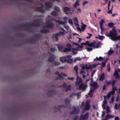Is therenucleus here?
Masks as SVG:
<instances>
[{
  "instance_id": "39",
  "label": "nucleus",
  "mask_w": 120,
  "mask_h": 120,
  "mask_svg": "<svg viewBox=\"0 0 120 120\" xmlns=\"http://www.w3.org/2000/svg\"><path fill=\"white\" fill-rule=\"evenodd\" d=\"M87 51L88 52H90L92 50V48L87 47L86 48Z\"/></svg>"
},
{
  "instance_id": "1",
  "label": "nucleus",
  "mask_w": 120,
  "mask_h": 120,
  "mask_svg": "<svg viewBox=\"0 0 120 120\" xmlns=\"http://www.w3.org/2000/svg\"><path fill=\"white\" fill-rule=\"evenodd\" d=\"M68 18L67 17H65L63 18L64 21H62L60 20H57L54 19H51V17L50 16H48L46 19L47 23L44 24L43 27L45 28H51L53 27V25L52 23L51 22L55 21L56 23H58L59 24H66L67 22V20Z\"/></svg>"
},
{
  "instance_id": "26",
  "label": "nucleus",
  "mask_w": 120,
  "mask_h": 120,
  "mask_svg": "<svg viewBox=\"0 0 120 120\" xmlns=\"http://www.w3.org/2000/svg\"><path fill=\"white\" fill-rule=\"evenodd\" d=\"M105 21L103 19H102L100 22V27H102L103 26V23L105 22Z\"/></svg>"
},
{
  "instance_id": "40",
  "label": "nucleus",
  "mask_w": 120,
  "mask_h": 120,
  "mask_svg": "<svg viewBox=\"0 0 120 120\" xmlns=\"http://www.w3.org/2000/svg\"><path fill=\"white\" fill-rule=\"evenodd\" d=\"M110 118H111V116L109 115H108L106 116L105 119L107 120L108 119Z\"/></svg>"
},
{
  "instance_id": "18",
  "label": "nucleus",
  "mask_w": 120,
  "mask_h": 120,
  "mask_svg": "<svg viewBox=\"0 0 120 120\" xmlns=\"http://www.w3.org/2000/svg\"><path fill=\"white\" fill-rule=\"evenodd\" d=\"M55 56L52 54H50V56L49 58V60L50 62L53 61L55 58Z\"/></svg>"
},
{
  "instance_id": "6",
  "label": "nucleus",
  "mask_w": 120,
  "mask_h": 120,
  "mask_svg": "<svg viewBox=\"0 0 120 120\" xmlns=\"http://www.w3.org/2000/svg\"><path fill=\"white\" fill-rule=\"evenodd\" d=\"M78 50L76 49H71L65 48L64 49V51L65 52L70 51L72 52L74 54H75L77 53Z\"/></svg>"
},
{
  "instance_id": "60",
  "label": "nucleus",
  "mask_w": 120,
  "mask_h": 120,
  "mask_svg": "<svg viewBox=\"0 0 120 120\" xmlns=\"http://www.w3.org/2000/svg\"><path fill=\"white\" fill-rule=\"evenodd\" d=\"M105 85H104L103 87V89H102V90H105V89H106V88H105Z\"/></svg>"
},
{
  "instance_id": "50",
  "label": "nucleus",
  "mask_w": 120,
  "mask_h": 120,
  "mask_svg": "<svg viewBox=\"0 0 120 120\" xmlns=\"http://www.w3.org/2000/svg\"><path fill=\"white\" fill-rule=\"evenodd\" d=\"M77 29L78 30H79V31H80V32L82 31V29H81L79 27H77Z\"/></svg>"
},
{
  "instance_id": "44",
  "label": "nucleus",
  "mask_w": 120,
  "mask_h": 120,
  "mask_svg": "<svg viewBox=\"0 0 120 120\" xmlns=\"http://www.w3.org/2000/svg\"><path fill=\"white\" fill-rule=\"evenodd\" d=\"M77 9H76V10L77 11H76L78 13H80L81 12V10L80 8H77Z\"/></svg>"
},
{
  "instance_id": "54",
  "label": "nucleus",
  "mask_w": 120,
  "mask_h": 120,
  "mask_svg": "<svg viewBox=\"0 0 120 120\" xmlns=\"http://www.w3.org/2000/svg\"><path fill=\"white\" fill-rule=\"evenodd\" d=\"M84 105V103L83 102H82L81 103V105H80V107L81 108L83 107Z\"/></svg>"
},
{
  "instance_id": "19",
  "label": "nucleus",
  "mask_w": 120,
  "mask_h": 120,
  "mask_svg": "<svg viewBox=\"0 0 120 120\" xmlns=\"http://www.w3.org/2000/svg\"><path fill=\"white\" fill-rule=\"evenodd\" d=\"M104 99L103 101V103L102 104V106L103 109L105 108V107L106 106H108L107 105V101L105 100L106 97L105 96L104 97Z\"/></svg>"
},
{
  "instance_id": "25",
  "label": "nucleus",
  "mask_w": 120,
  "mask_h": 120,
  "mask_svg": "<svg viewBox=\"0 0 120 120\" xmlns=\"http://www.w3.org/2000/svg\"><path fill=\"white\" fill-rule=\"evenodd\" d=\"M57 45L59 51L62 50L64 47V46L62 45Z\"/></svg>"
},
{
  "instance_id": "46",
  "label": "nucleus",
  "mask_w": 120,
  "mask_h": 120,
  "mask_svg": "<svg viewBox=\"0 0 120 120\" xmlns=\"http://www.w3.org/2000/svg\"><path fill=\"white\" fill-rule=\"evenodd\" d=\"M51 14L54 16H56V15L57 14L56 12L55 11H53L51 13Z\"/></svg>"
},
{
  "instance_id": "33",
  "label": "nucleus",
  "mask_w": 120,
  "mask_h": 120,
  "mask_svg": "<svg viewBox=\"0 0 120 120\" xmlns=\"http://www.w3.org/2000/svg\"><path fill=\"white\" fill-rule=\"evenodd\" d=\"M86 25L85 24H83L82 26H81V29L82 30V31H83L86 28Z\"/></svg>"
},
{
  "instance_id": "5",
  "label": "nucleus",
  "mask_w": 120,
  "mask_h": 120,
  "mask_svg": "<svg viewBox=\"0 0 120 120\" xmlns=\"http://www.w3.org/2000/svg\"><path fill=\"white\" fill-rule=\"evenodd\" d=\"M100 64H94L92 65H83L82 67V68L83 69H91L93 68H94Z\"/></svg>"
},
{
  "instance_id": "7",
  "label": "nucleus",
  "mask_w": 120,
  "mask_h": 120,
  "mask_svg": "<svg viewBox=\"0 0 120 120\" xmlns=\"http://www.w3.org/2000/svg\"><path fill=\"white\" fill-rule=\"evenodd\" d=\"M101 44V42H94L90 43L88 45L90 47H93L94 48H98L99 47Z\"/></svg>"
},
{
  "instance_id": "17",
  "label": "nucleus",
  "mask_w": 120,
  "mask_h": 120,
  "mask_svg": "<svg viewBox=\"0 0 120 120\" xmlns=\"http://www.w3.org/2000/svg\"><path fill=\"white\" fill-rule=\"evenodd\" d=\"M72 110L73 111H71V113L72 114H74L75 113H77L78 112L79 110L77 109L75 107H73L72 109Z\"/></svg>"
},
{
  "instance_id": "8",
  "label": "nucleus",
  "mask_w": 120,
  "mask_h": 120,
  "mask_svg": "<svg viewBox=\"0 0 120 120\" xmlns=\"http://www.w3.org/2000/svg\"><path fill=\"white\" fill-rule=\"evenodd\" d=\"M74 44L77 46L76 47L77 48H79L81 49L83 47V45H87L88 46L90 47V46L88 45H89L90 44L89 43V41H87L85 43H81V45H80L76 43H74Z\"/></svg>"
},
{
  "instance_id": "49",
  "label": "nucleus",
  "mask_w": 120,
  "mask_h": 120,
  "mask_svg": "<svg viewBox=\"0 0 120 120\" xmlns=\"http://www.w3.org/2000/svg\"><path fill=\"white\" fill-rule=\"evenodd\" d=\"M98 60H104V58L101 57H100L99 58Z\"/></svg>"
},
{
  "instance_id": "36",
  "label": "nucleus",
  "mask_w": 120,
  "mask_h": 120,
  "mask_svg": "<svg viewBox=\"0 0 120 120\" xmlns=\"http://www.w3.org/2000/svg\"><path fill=\"white\" fill-rule=\"evenodd\" d=\"M60 63L59 61H55V62L53 64L55 66H58L60 65Z\"/></svg>"
},
{
  "instance_id": "31",
  "label": "nucleus",
  "mask_w": 120,
  "mask_h": 120,
  "mask_svg": "<svg viewBox=\"0 0 120 120\" xmlns=\"http://www.w3.org/2000/svg\"><path fill=\"white\" fill-rule=\"evenodd\" d=\"M100 29L101 30V33L102 34H103V32L104 31H105V30H106V29L103 26H102V27H100Z\"/></svg>"
},
{
  "instance_id": "47",
  "label": "nucleus",
  "mask_w": 120,
  "mask_h": 120,
  "mask_svg": "<svg viewBox=\"0 0 120 120\" xmlns=\"http://www.w3.org/2000/svg\"><path fill=\"white\" fill-rule=\"evenodd\" d=\"M104 37L103 36H99L98 38L100 40H102L103 39Z\"/></svg>"
},
{
  "instance_id": "4",
  "label": "nucleus",
  "mask_w": 120,
  "mask_h": 120,
  "mask_svg": "<svg viewBox=\"0 0 120 120\" xmlns=\"http://www.w3.org/2000/svg\"><path fill=\"white\" fill-rule=\"evenodd\" d=\"M90 85L91 86V88L88 93V95L91 97L94 93V90L98 88V86L97 83L93 81L92 82Z\"/></svg>"
},
{
  "instance_id": "32",
  "label": "nucleus",
  "mask_w": 120,
  "mask_h": 120,
  "mask_svg": "<svg viewBox=\"0 0 120 120\" xmlns=\"http://www.w3.org/2000/svg\"><path fill=\"white\" fill-rule=\"evenodd\" d=\"M114 76H115V78H117L118 77V72L116 70H115L114 74Z\"/></svg>"
},
{
  "instance_id": "52",
  "label": "nucleus",
  "mask_w": 120,
  "mask_h": 120,
  "mask_svg": "<svg viewBox=\"0 0 120 120\" xmlns=\"http://www.w3.org/2000/svg\"><path fill=\"white\" fill-rule=\"evenodd\" d=\"M52 51L54 52L56 51V49L55 48H52L50 49Z\"/></svg>"
},
{
  "instance_id": "55",
  "label": "nucleus",
  "mask_w": 120,
  "mask_h": 120,
  "mask_svg": "<svg viewBox=\"0 0 120 120\" xmlns=\"http://www.w3.org/2000/svg\"><path fill=\"white\" fill-rule=\"evenodd\" d=\"M114 101V97H112L111 99V101L110 102V103H111V102H113Z\"/></svg>"
},
{
  "instance_id": "51",
  "label": "nucleus",
  "mask_w": 120,
  "mask_h": 120,
  "mask_svg": "<svg viewBox=\"0 0 120 120\" xmlns=\"http://www.w3.org/2000/svg\"><path fill=\"white\" fill-rule=\"evenodd\" d=\"M108 71H109L110 70V67L109 64L107 66Z\"/></svg>"
},
{
  "instance_id": "62",
  "label": "nucleus",
  "mask_w": 120,
  "mask_h": 120,
  "mask_svg": "<svg viewBox=\"0 0 120 120\" xmlns=\"http://www.w3.org/2000/svg\"><path fill=\"white\" fill-rule=\"evenodd\" d=\"M64 68V67H59V68L60 69H63Z\"/></svg>"
},
{
  "instance_id": "14",
  "label": "nucleus",
  "mask_w": 120,
  "mask_h": 120,
  "mask_svg": "<svg viewBox=\"0 0 120 120\" xmlns=\"http://www.w3.org/2000/svg\"><path fill=\"white\" fill-rule=\"evenodd\" d=\"M63 86L65 88V90L66 91H68L70 90L71 86L70 85H67L65 83H64Z\"/></svg>"
},
{
  "instance_id": "9",
  "label": "nucleus",
  "mask_w": 120,
  "mask_h": 120,
  "mask_svg": "<svg viewBox=\"0 0 120 120\" xmlns=\"http://www.w3.org/2000/svg\"><path fill=\"white\" fill-rule=\"evenodd\" d=\"M116 88L114 87L112 89V91L111 92H110L108 93V95L106 96V98L107 99H108L111 95H113L115 93V91L116 90Z\"/></svg>"
},
{
  "instance_id": "43",
  "label": "nucleus",
  "mask_w": 120,
  "mask_h": 120,
  "mask_svg": "<svg viewBox=\"0 0 120 120\" xmlns=\"http://www.w3.org/2000/svg\"><path fill=\"white\" fill-rule=\"evenodd\" d=\"M113 52V51L112 50H110L108 52V55L109 56L112 54Z\"/></svg>"
},
{
  "instance_id": "37",
  "label": "nucleus",
  "mask_w": 120,
  "mask_h": 120,
  "mask_svg": "<svg viewBox=\"0 0 120 120\" xmlns=\"http://www.w3.org/2000/svg\"><path fill=\"white\" fill-rule=\"evenodd\" d=\"M38 8V11L41 12H44V11L43 10V8Z\"/></svg>"
},
{
  "instance_id": "3",
  "label": "nucleus",
  "mask_w": 120,
  "mask_h": 120,
  "mask_svg": "<svg viewBox=\"0 0 120 120\" xmlns=\"http://www.w3.org/2000/svg\"><path fill=\"white\" fill-rule=\"evenodd\" d=\"M107 36L109 37L110 39L113 41H116L119 40L120 41V35L117 36L116 31L114 28H113L112 31H110V34H106Z\"/></svg>"
},
{
  "instance_id": "59",
  "label": "nucleus",
  "mask_w": 120,
  "mask_h": 120,
  "mask_svg": "<svg viewBox=\"0 0 120 120\" xmlns=\"http://www.w3.org/2000/svg\"><path fill=\"white\" fill-rule=\"evenodd\" d=\"M116 82V81L115 80H113L112 82V86L113 87V86L115 84Z\"/></svg>"
},
{
  "instance_id": "30",
  "label": "nucleus",
  "mask_w": 120,
  "mask_h": 120,
  "mask_svg": "<svg viewBox=\"0 0 120 120\" xmlns=\"http://www.w3.org/2000/svg\"><path fill=\"white\" fill-rule=\"evenodd\" d=\"M79 0H77L75 3L74 5V8H76V7L79 5Z\"/></svg>"
},
{
  "instance_id": "24",
  "label": "nucleus",
  "mask_w": 120,
  "mask_h": 120,
  "mask_svg": "<svg viewBox=\"0 0 120 120\" xmlns=\"http://www.w3.org/2000/svg\"><path fill=\"white\" fill-rule=\"evenodd\" d=\"M60 61L62 62H66L65 56L62 57L60 58Z\"/></svg>"
},
{
  "instance_id": "11",
  "label": "nucleus",
  "mask_w": 120,
  "mask_h": 120,
  "mask_svg": "<svg viewBox=\"0 0 120 120\" xmlns=\"http://www.w3.org/2000/svg\"><path fill=\"white\" fill-rule=\"evenodd\" d=\"M88 116V113H87L85 115H81L79 120H87Z\"/></svg>"
},
{
  "instance_id": "12",
  "label": "nucleus",
  "mask_w": 120,
  "mask_h": 120,
  "mask_svg": "<svg viewBox=\"0 0 120 120\" xmlns=\"http://www.w3.org/2000/svg\"><path fill=\"white\" fill-rule=\"evenodd\" d=\"M60 36L59 34H54L52 36V38L54 41H58V37Z\"/></svg>"
},
{
  "instance_id": "22",
  "label": "nucleus",
  "mask_w": 120,
  "mask_h": 120,
  "mask_svg": "<svg viewBox=\"0 0 120 120\" xmlns=\"http://www.w3.org/2000/svg\"><path fill=\"white\" fill-rule=\"evenodd\" d=\"M64 28L67 30L69 32H71V30L69 26L67 25H65L64 26Z\"/></svg>"
},
{
  "instance_id": "28",
  "label": "nucleus",
  "mask_w": 120,
  "mask_h": 120,
  "mask_svg": "<svg viewBox=\"0 0 120 120\" xmlns=\"http://www.w3.org/2000/svg\"><path fill=\"white\" fill-rule=\"evenodd\" d=\"M105 78L104 77V74H102L100 76L99 79L100 81H102Z\"/></svg>"
},
{
  "instance_id": "21",
  "label": "nucleus",
  "mask_w": 120,
  "mask_h": 120,
  "mask_svg": "<svg viewBox=\"0 0 120 120\" xmlns=\"http://www.w3.org/2000/svg\"><path fill=\"white\" fill-rule=\"evenodd\" d=\"M61 30H62L63 31L60 32L59 33L57 34H60V36H61V35H64L65 34L67 33V32L63 28H61Z\"/></svg>"
},
{
  "instance_id": "41",
  "label": "nucleus",
  "mask_w": 120,
  "mask_h": 120,
  "mask_svg": "<svg viewBox=\"0 0 120 120\" xmlns=\"http://www.w3.org/2000/svg\"><path fill=\"white\" fill-rule=\"evenodd\" d=\"M66 46L68 48L71 49V45L69 43H68L66 45Z\"/></svg>"
},
{
  "instance_id": "2",
  "label": "nucleus",
  "mask_w": 120,
  "mask_h": 120,
  "mask_svg": "<svg viewBox=\"0 0 120 120\" xmlns=\"http://www.w3.org/2000/svg\"><path fill=\"white\" fill-rule=\"evenodd\" d=\"M74 69L76 72L77 75V81L76 83V85L77 86H78V89L79 90H82L83 91H84L86 89L87 86L86 85L82 83V79L79 77L78 75V67L75 66L74 67Z\"/></svg>"
},
{
  "instance_id": "63",
  "label": "nucleus",
  "mask_w": 120,
  "mask_h": 120,
  "mask_svg": "<svg viewBox=\"0 0 120 120\" xmlns=\"http://www.w3.org/2000/svg\"><path fill=\"white\" fill-rule=\"evenodd\" d=\"M55 10H56L57 11H60V10L59 9V8H55Z\"/></svg>"
},
{
  "instance_id": "13",
  "label": "nucleus",
  "mask_w": 120,
  "mask_h": 120,
  "mask_svg": "<svg viewBox=\"0 0 120 120\" xmlns=\"http://www.w3.org/2000/svg\"><path fill=\"white\" fill-rule=\"evenodd\" d=\"M90 101L88 100L86 101V104L85 106V109L86 110H89L90 108V106L89 103Z\"/></svg>"
},
{
  "instance_id": "64",
  "label": "nucleus",
  "mask_w": 120,
  "mask_h": 120,
  "mask_svg": "<svg viewBox=\"0 0 120 120\" xmlns=\"http://www.w3.org/2000/svg\"><path fill=\"white\" fill-rule=\"evenodd\" d=\"M41 32L43 33H46L47 32V31L45 30H43L41 31Z\"/></svg>"
},
{
  "instance_id": "42",
  "label": "nucleus",
  "mask_w": 120,
  "mask_h": 120,
  "mask_svg": "<svg viewBox=\"0 0 120 120\" xmlns=\"http://www.w3.org/2000/svg\"><path fill=\"white\" fill-rule=\"evenodd\" d=\"M114 24L112 22L109 23L108 24V26L109 27H112L113 25Z\"/></svg>"
},
{
  "instance_id": "16",
  "label": "nucleus",
  "mask_w": 120,
  "mask_h": 120,
  "mask_svg": "<svg viewBox=\"0 0 120 120\" xmlns=\"http://www.w3.org/2000/svg\"><path fill=\"white\" fill-rule=\"evenodd\" d=\"M64 11L66 14L72 13V11L70 10L69 8H64L63 9Z\"/></svg>"
},
{
  "instance_id": "34",
  "label": "nucleus",
  "mask_w": 120,
  "mask_h": 120,
  "mask_svg": "<svg viewBox=\"0 0 120 120\" xmlns=\"http://www.w3.org/2000/svg\"><path fill=\"white\" fill-rule=\"evenodd\" d=\"M70 102V100L68 99H65V104L66 105L68 104Z\"/></svg>"
},
{
  "instance_id": "53",
  "label": "nucleus",
  "mask_w": 120,
  "mask_h": 120,
  "mask_svg": "<svg viewBox=\"0 0 120 120\" xmlns=\"http://www.w3.org/2000/svg\"><path fill=\"white\" fill-rule=\"evenodd\" d=\"M78 118V116H75L73 119V120H77Z\"/></svg>"
},
{
  "instance_id": "27",
  "label": "nucleus",
  "mask_w": 120,
  "mask_h": 120,
  "mask_svg": "<svg viewBox=\"0 0 120 120\" xmlns=\"http://www.w3.org/2000/svg\"><path fill=\"white\" fill-rule=\"evenodd\" d=\"M73 19L74 20V21H75V24L76 25H77V26H79V25L78 24V19H77L76 18V17H75V18H73Z\"/></svg>"
},
{
  "instance_id": "38",
  "label": "nucleus",
  "mask_w": 120,
  "mask_h": 120,
  "mask_svg": "<svg viewBox=\"0 0 120 120\" xmlns=\"http://www.w3.org/2000/svg\"><path fill=\"white\" fill-rule=\"evenodd\" d=\"M68 22L69 24L71 25H72L73 24V22L72 20L70 19H68Z\"/></svg>"
},
{
  "instance_id": "48",
  "label": "nucleus",
  "mask_w": 120,
  "mask_h": 120,
  "mask_svg": "<svg viewBox=\"0 0 120 120\" xmlns=\"http://www.w3.org/2000/svg\"><path fill=\"white\" fill-rule=\"evenodd\" d=\"M105 62H102L101 68H102L103 67H104L105 66Z\"/></svg>"
},
{
  "instance_id": "58",
  "label": "nucleus",
  "mask_w": 120,
  "mask_h": 120,
  "mask_svg": "<svg viewBox=\"0 0 120 120\" xmlns=\"http://www.w3.org/2000/svg\"><path fill=\"white\" fill-rule=\"evenodd\" d=\"M105 112L104 111H103L102 112V115L101 116V117H102L105 115Z\"/></svg>"
},
{
  "instance_id": "15",
  "label": "nucleus",
  "mask_w": 120,
  "mask_h": 120,
  "mask_svg": "<svg viewBox=\"0 0 120 120\" xmlns=\"http://www.w3.org/2000/svg\"><path fill=\"white\" fill-rule=\"evenodd\" d=\"M56 74L60 78H62L63 76L64 77H66L67 76L65 74L63 73L60 74L58 71L56 72Z\"/></svg>"
},
{
  "instance_id": "10",
  "label": "nucleus",
  "mask_w": 120,
  "mask_h": 120,
  "mask_svg": "<svg viewBox=\"0 0 120 120\" xmlns=\"http://www.w3.org/2000/svg\"><path fill=\"white\" fill-rule=\"evenodd\" d=\"M71 56L68 55L65 56L66 62L71 63L72 62V59L71 58Z\"/></svg>"
},
{
  "instance_id": "23",
  "label": "nucleus",
  "mask_w": 120,
  "mask_h": 120,
  "mask_svg": "<svg viewBox=\"0 0 120 120\" xmlns=\"http://www.w3.org/2000/svg\"><path fill=\"white\" fill-rule=\"evenodd\" d=\"M80 93H79L76 94H73L71 95L70 97H72L73 96H74L75 95H76V96L78 98H79L80 96Z\"/></svg>"
},
{
  "instance_id": "29",
  "label": "nucleus",
  "mask_w": 120,
  "mask_h": 120,
  "mask_svg": "<svg viewBox=\"0 0 120 120\" xmlns=\"http://www.w3.org/2000/svg\"><path fill=\"white\" fill-rule=\"evenodd\" d=\"M103 109H105L107 111V113H108L110 112V108L109 106H106L105 107V108Z\"/></svg>"
},
{
  "instance_id": "61",
  "label": "nucleus",
  "mask_w": 120,
  "mask_h": 120,
  "mask_svg": "<svg viewBox=\"0 0 120 120\" xmlns=\"http://www.w3.org/2000/svg\"><path fill=\"white\" fill-rule=\"evenodd\" d=\"M119 120V117L118 116L116 117L115 119V120Z\"/></svg>"
},
{
  "instance_id": "56",
  "label": "nucleus",
  "mask_w": 120,
  "mask_h": 120,
  "mask_svg": "<svg viewBox=\"0 0 120 120\" xmlns=\"http://www.w3.org/2000/svg\"><path fill=\"white\" fill-rule=\"evenodd\" d=\"M68 79L69 80H73L74 79V78L73 77H68Z\"/></svg>"
},
{
  "instance_id": "20",
  "label": "nucleus",
  "mask_w": 120,
  "mask_h": 120,
  "mask_svg": "<svg viewBox=\"0 0 120 120\" xmlns=\"http://www.w3.org/2000/svg\"><path fill=\"white\" fill-rule=\"evenodd\" d=\"M45 5L46 6V8H52V3L50 2H46L45 4Z\"/></svg>"
},
{
  "instance_id": "57",
  "label": "nucleus",
  "mask_w": 120,
  "mask_h": 120,
  "mask_svg": "<svg viewBox=\"0 0 120 120\" xmlns=\"http://www.w3.org/2000/svg\"><path fill=\"white\" fill-rule=\"evenodd\" d=\"M88 3V2L87 1H84L83 3V5H84L85 4H87Z\"/></svg>"
},
{
  "instance_id": "45",
  "label": "nucleus",
  "mask_w": 120,
  "mask_h": 120,
  "mask_svg": "<svg viewBox=\"0 0 120 120\" xmlns=\"http://www.w3.org/2000/svg\"><path fill=\"white\" fill-rule=\"evenodd\" d=\"M108 10L109 11H108L107 13L108 14H110L112 13V9H111V10H109V8H108Z\"/></svg>"
},
{
  "instance_id": "35",
  "label": "nucleus",
  "mask_w": 120,
  "mask_h": 120,
  "mask_svg": "<svg viewBox=\"0 0 120 120\" xmlns=\"http://www.w3.org/2000/svg\"><path fill=\"white\" fill-rule=\"evenodd\" d=\"M82 60V59L81 58L79 57H77L74 60V62H76L77 61H80Z\"/></svg>"
}]
</instances>
